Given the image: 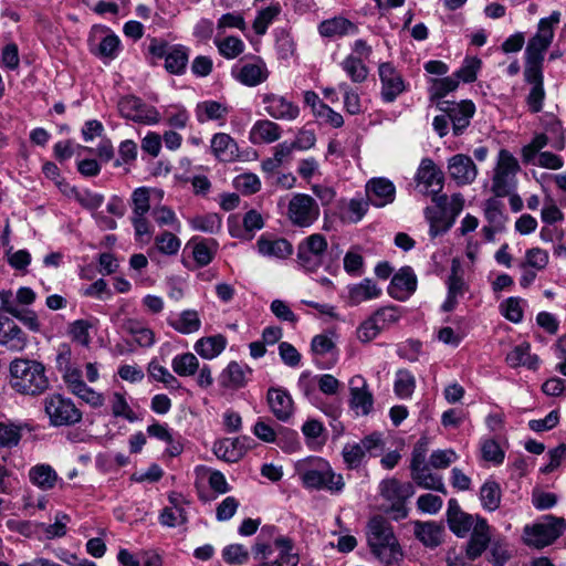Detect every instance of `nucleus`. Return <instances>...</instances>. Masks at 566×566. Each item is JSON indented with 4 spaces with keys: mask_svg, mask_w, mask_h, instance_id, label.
I'll list each match as a JSON object with an SVG mask.
<instances>
[{
    "mask_svg": "<svg viewBox=\"0 0 566 566\" xmlns=\"http://www.w3.org/2000/svg\"><path fill=\"white\" fill-rule=\"evenodd\" d=\"M366 535L371 554L384 566H400L403 552L390 522L381 516L370 518Z\"/></svg>",
    "mask_w": 566,
    "mask_h": 566,
    "instance_id": "nucleus-1",
    "label": "nucleus"
},
{
    "mask_svg": "<svg viewBox=\"0 0 566 566\" xmlns=\"http://www.w3.org/2000/svg\"><path fill=\"white\" fill-rule=\"evenodd\" d=\"M11 388L28 396H38L49 388V379L42 363L27 358H15L9 366Z\"/></svg>",
    "mask_w": 566,
    "mask_h": 566,
    "instance_id": "nucleus-2",
    "label": "nucleus"
},
{
    "mask_svg": "<svg viewBox=\"0 0 566 566\" xmlns=\"http://www.w3.org/2000/svg\"><path fill=\"white\" fill-rule=\"evenodd\" d=\"M264 530L256 537L251 551L258 566H297L300 555L294 543L286 536H277L273 542L263 538Z\"/></svg>",
    "mask_w": 566,
    "mask_h": 566,
    "instance_id": "nucleus-3",
    "label": "nucleus"
},
{
    "mask_svg": "<svg viewBox=\"0 0 566 566\" xmlns=\"http://www.w3.org/2000/svg\"><path fill=\"white\" fill-rule=\"evenodd\" d=\"M296 472L303 485L307 489L339 492L345 485L343 476L336 474L331 464L318 457L300 461L296 465Z\"/></svg>",
    "mask_w": 566,
    "mask_h": 566,
    "instance_id": "nucleus-4",
    "label": "nucleus"
},
{
    "mask_svg": "<svg viewBox=\"0 0 566 566\" xmlns=\"http://www.w3.org/2000/svg\"><path fill=\"white\" fill-rule=\"evenodd\" d=\"M560 21V12L553 11L549 17L542 18L536 33L528 40L525 49V70L543 71L544 53L554 39V27Z\"/></svg>",
    "mask_w": 566,
    "mask_h": 566,
    "instance_id": "nucleus-5",
    "label": "nucleus"
},
{
    "mask_svg": "<svg viewBox=\"0 0 566 566\" xmlns=\"http://www.w3.org/2000/svg\"><path fill=\"white\" fill-rule=\"evenodd\" d=\"M566 528L565 520L554 515H544L532 524L525 525L523 539L527 546L544 548L562 536Z\"/></svg>",
    "mask_w": 566,
    "mask_h": 566,
    "instance_id": "nucleus-6",
    "label": "nucleus"
},
{
    "mask_svg": "<svg viewBox=\"0 0 566 566\" xmlns=\"http://www.w3.org/2000/svg\"><path fill=\"white\" fill-rule=\"evenodd\" d=\"M42 403L52 427H71L82 421V411L69 397L51 394L43 399Z\"/></svg>",
    "mask_w": 566,
    "mask_h": 566,
    "instance_id": "nucleus-7",
    "label": "nucleus"
},
{
    "mask_svg": "<svg viewBox=\"0 0 566 566\" xmlns=\"http://www.w3.org/2000/svg\"><path fill=\"white\" fill-rule=\"evenodd\" d=\"M286 216L293 226L308 228L318 219L319 207L310 195L295 193L289 201Z\"/></svg>",
    "mask_w": 566,
    "mask_h": 566,
    "instance_id": "nucleus-8",
    "label": "nucleus"
},
{
    "mask_svg": "<svg viewBox=\"0 0 566 566\" xmlns=\"http://www.w3.org/2000/svg\"><path fill=\"white\" fill-rule=\"evenodd\" d=\"M327 241L321 233L305 238L297 247L298 264L306 271L314 272L322 266Z\"/></svg>",
    "mask_w": 566,
    "mask_h": 566,
    "instance_id": "nucleus-9",
    "label": "nucleus"
},
{
    "mask_svg": "<svg viewBox=\"0 0 566 566\" xmlns=\"http://www.w3.org/2000/svg\"><path fill=\"white\" fill-rule=\"evenodd\" d=\"M118 112L124 118L139 124L154 125L160 120V115L154 106L147 105L134 95H127L119 99Z\"/></svg>",
    "mask_w": 566,
    "mask_h": 566,
    "instance_id": "nucleus-10",
    "label": "nucleus"
},
{
    "mask_svg": "<svg viewBox=\"0 0 566 566\" xmlns=\"http://www.w3.org/2000/svg\"><path fill=\"white\" fill-rule=\"evenodd\" d=\"M518 170L517 159L509 150L501 149L492 180V187L496 195L507 193L510 185Z\"/></svg>",
    "mask_w": 566,
    "mask_h": 566,
    "instance_id": "nucleus-11",
    "label": "nucleus"
},
{
    "mask_svg": "<svg viewBox=\"0 0 566 566\" xmlns=\"http://www.w3.org/2000/svg\"><path fill=\"white\" fill-rule=\"evenodd\" d=\"M380 493L390 503V509L397 513V518L406 517L405 502L415 493L411 483H401L396 479L384 480L380 483Z\"/></svg>",
    "mask_w": 566,
    "mask_h": 566,
    "instance_id": "nucleus-12",
    "label": "nucleus"
},
{
    "mask_svg": "<svg viewBox=\"0 0 566 566\" xmlns=\"http://www.w3.org/2000/svg\"><path fill=\"white\" fill-rule=\"evenodd\" d=\"M438 107L441 112L447 114L455 136L461 135L465 130L475 113L474 104L468 99L459 103L440 101L438 102Z\"/></svg>",
    "mask_w": 566,
    "mask_h": 566,
    "instance_id": "nucleus-13",
    "label": "nucleus"
},
{
    "mask_svg": "<svg viewBox=\"0 0 566 566\" xmlns=\"http://www.w3.org/2000/svg\"><path fill=\"white\" fill-rule=\"evenodd\" d=\"M231 75L242 85L254 87L269 78L270 71L261 57L254 56L252 62L233 67Z\"/></svg>",
    "mask_w": 566,
    "mask_h": 566,
    "instance_id": "nucleus-14",
    "label": "nucleus"
},
{
    "mask_svg": "<svg viewBox=\"0 0 566 566\" xmlns=\"http://www.w3.org/2000/svg\"><path fill=\"white\" fill-rule=\"evenodd\" d=\"M378 74L381 83V98L386 103H392L406 90L405 81L400 72L389 62L379 65Z\"/></svg>",
    "mask_w": 566,
    "mask_h": 566,
    "instance_id": "nucleus-15",
    "label": "nucleus"
},
{
    "mask_svg": "<svg viewBox=\"0 0 566 566\" xmlns=\"http://www.w3.org/2000/svg\"><path fill=\"white\" fill-rule=\"evenodd\" d=\"M260 96L264 105V111L274 119L294 120L300 115L298 106L283 95L263 93Z\"/></svg>",
    "mask_w": 566,
    "mask_h": 566,
    "instance_id": "nucleus-16",
    "label": "nucleus"
},
{
    "mask_svg": "<svg viewBox=\"0 0 566 566\" xmlns=\"http://www.w3.org/2000/svg\"><path fill=\"white\" fill-rule=\"evenodd\" d=\"M27 334L10 317L0 314V346L20 353L28 346Z\"/></svg>",
    "mask_w": 566,
    "mask_h": 566,
    "instance_id": "nucleus-17",
    "label": "nucleus"
},
{
    "mask_svg": "<svg viewBox=\"0 0 566 566\" xmlns=\"http://www.w3.org/2000/svg\"><path fill=\"white\" fill-rule=\"evenodd\" d=\"M350 407L357 415L367 416L374 407V396L364 377L356 375L349 380Z\"/></svg>",
    "mask_w": 566,
    "mask_h": 566,
    "instance_id": "nucleus-18",
    "label": "nucleus"
},
{
    "mask_svg": "<svg viewBox=\"0 0 566 566\" xmlns=\"http://www.w3.org/2000/svg\"><path fill=\"white\" fill-rule=\"evenodd\" d=\"M443 172L436 166L430 158H423L417 170L416 181L423 186L426 192L438 197L443 188Z\"/></svg>",
    "mask_w": 566,
    "mask_h": 566,
    "instance_id": "nucleus-19",
    "label": "nucleus"
},
{
    "mask_svg": "<svg viewBox=\"0 0 566 566\" xmlns=\"http://www.w3.org/2000/svg\"><path fill=\"white\" fill-rule=\"evenodd\" d=\"M479 518L482 517L463 512L455 499L449 500L447 510L448 525L457 536H467L474 528Z\"/></svg>",
    "mask_w": 566,
    "mask_h": 566,
    "instance_id": "nucleus-20",
    "label": "nucleus"
},
{
    "mask_svg": "<svg viewBox=\"0 0 566 566\" xmlns=\"http://www.w3.org/2000/svg\"><path fill=\"white\" fill-rule=\"evenodd\" d=\"M366 198L370 205L382 208L395 200L396 187L387 178L378 177L368 180L365 187Z\"/></svg>",
    "mask_w": 566,
    "mask_h": 566,
    "instance_id": "nucleus-21",
    "label": "nucleus"
},
{
    "mask_svg": "<svg viewBox=\"0 0 566 566\" xmlns=\"http://www.w3.org/2000/svg\"><path fill=\"white\" fill-rule=\"evenodd\" d=\"M450 177L458 185H470L478 176V168L472 158L464 154H457L448 160Z\"/></svg>",
    "mask_w": 566,
    "mask_h": 566,
    "instance_id": "nucleus-22",
    "label": "nucleus"
},
{
    "mask_svg": "<svg viewBox=\"0 0 566 566\" xmlns=\"http://www.w3.org/2000/svg\"><path fill=\"white\" fill-rule=\"evenodd\" d=\"M271 412L280 421H287L294 413V402L289 391L281 387H271L266 394Z\"/></svg>",
    "mask_w": 566,
    "mask_h": 566,
    "instance_id": "nucleus-23",
    "label": "nucleus"
},
{
    "mask_svg": "<svg viewBox=\"0 0 566 566\" xmlns=\"http://www.w3.org/2000/svg\"><path fill=\"white\" fill-rule=\"evenodd\" d=\"M417 289V276L410 266L401 268L391 279L389 294L396 300L408 298Z\"/></svg>",
    "mask_w": 566,
    "mask_h": 566,
    "instance_id": "nucleus-24",
    "label": "nucleus"
},
{
    "mask_svg": "<svg viewBox=\"0 0 566 566\" xmlns=\"http://www.w3.org/2000/svg\"><path fill=\"white\" fill-rule=\"evenodd\" d=\"M491 541L490 526L485 518H479L471 531L465 553L469 559L474 560L482 555Z\"/></svg>",
    "mask_w": 566,
    "mask_h": 566,
    "instance_id": "nucleus-25",
    "label": "nucleus"
},
{
    "mask_svg": "<svg viewBox=\"0 0 566 566\" xmlns=\"http://www.w3.org/2000/svg\"><path fill=\"white\" fill-rule=\"evenodd\" d=\"M230 112V107L222 102L208 99L197 104L195 114L199 123L203 124L210 120L219 123V126L226 124L227 115Z\"/></svg>",
    "mask_w": 566,
    "mask_h": 566,
    "instance_id": "nucleus-26",
    "label": "nucleus"
},
{
    "mask_svg": "<svg viewBox=\"0 0 566 566\" xmlns=\"http://www.w3.org/2000/svg\"><path fill=\"white\" fill-rule=\"evenodd\" d=\"M525 81L532 85L526 97V103L532 113H538L543 109L545 98L543 71L524 70Z\"/></svg>",
    "mask_w": 566,
    "mask_h": 566,
    "instance_id": "nucleus-27",
    "label": "nucleus"
},
{
    "mask_svg": "<svg viewBox=\"0 0 566 566\" xmlns=\"http://www.w3.org/2000/svg\"><path fill=\"white\" fill-rule=\"evenodd\" d=\"M30 482L42 491H50L55 488L57 483L60 486H64V482L59 478L56 471L46 463H40L33 465L29 470Z\"/></svg>",
    "mask_w": 566,
    "mask_h": 566,
    "instance_id": "nucleus-28",
    "label": "nucleus"
},
{
    "mask_svg": "<svg viewBox=\"0 0 566 566\" xmlns=\"http://www.w3.org/2000/svg\"><path fill=\"white\" fill-rule=\"evenodd\" d=\"M282 128L270 119L256 120L249 133V140L253 145L272 144L281 138Z\"/></svg>",
    "mask_w": 566,
    "mask_h": 566,
    "instance_id": "nucleus-29",
    "label": "nucleus"
},
{
    "mask_svg": "<svg viewBox=\"0 0 566 566\" xmlns=\"http://www.w3.org/2000/svg\"><path fill=\"white\" fill-rule=\"evenodd\" d=\"M211 151L221 161H234L239 157L237 142L226 133H217L211 138Z\"/></svg>",
    "mask_w": 566,
    "mask_h": 566,
    "instance_id": "nucleus-30",
    "label": "nucleus"
},
{
    "mask_svg": "<svg viewBox=\"0 0 566 566\" xmlns=\"http://www.w3.org/2000/svg\"><path fill=\"white\" fill-rule=\"evenodd\" d=\"M357 32L358 28L352 21L343 17H334L318 24V33L324 38H340L356 34Z\"/></svg>",
    "mask_w": 566,
    "mask_h": 566,
    "instance_id": "nucleus-31",
    "label": "nucleus"
},
{
    "mask_svg": "<svg viewBox=\"0 0 566 566\" xmlns=\"http://www.w3.org/2000/svg\"><path fill=\"white\" fill-rule=\"evenodd\" d=\"M251 368L237 361H230L220 375L221 386L230 389H239L245 386Z\"/></svg>",
    "mask_w": 566,
    "mask_h": 566,
    "instance_id": "nucleus-32",
    "label": "nucleus"
},
{
    "mask_svg": "<svg viewBox=\"0 0 566 566\" xmlns=\"http://www.w3.org/2000/svg\"><path fill=\"white\" fill-rule=\"evenodd\" d=\"M256 247L259 253L266 258L286 259L293 252L292 244L283 238L269 239L262 235L259 238Z\"/></svg>",
    "mask_w": 566,
    "mask_h": 566,
    "instance_id": "nucleus-33",
    "label": "nucleus"
},
{
    "mask_svg": "<svg viewBox=\"0 0 566 566\" xmlns=\"http://www.w3.org/2000/svg\"><path fill=\"white\" fill-rule=\"evenodd\" d=\"M214 455L229 463L238 462L245 454V449L239 438H224L213 443Z\"/></svg>",
    "mask_w": 566,
    "mask_h": 566,
    "instance_id": "nucleus-34",
    "label": "nucleus"
},
{
    "mask_svg": "<svg viewBox=\"0 0 566 566\" xmlns=\"http://www.w3.org/2000/svg\"><path fill=\"white\" fill-rule=\"evenodd\" d=\"M122 327L124 332L133 336L138 346L148 348L155 344V333L145 322L137 318H126Z\"/></svg>",
    "mask_w": 566,
    "mask_h": 566,
    "instance_id": "nucleus-35",
    "label": "nucleus"
},
{
    "mask_svg": "<svg viewBox=\"0 0 566 566\" xmlns=\"http://www.w3.org/2000/svg\"><path fill=\"white\" fill-rule=\"evenodd\" d=\"M168 325L176 332L188 335L200 329L201 319L196 310H185L176 317H169Z\"/></svg>",
    "mask_w": 566,
    "mask_h": 566,
    "instance_id": "nucleus-36",
    "label": "nucleus"
},
{
    "mask_svg": "<svg viewBox=\"0 0 566 566\" xmlns=\"http://www.w3.org/2000/svg\"><path fill=\"white\" fill-rule=\"evenodd\" d=\"M380 294L381 290L370 279H365L358 284L348 286V303L355 306L363 302L377 298Z\"/></svg>",
    "mask_w": 566,
    "mask_h": 566,
    "instance_id": "nucleus-37",
    "label": "nucleus"
},
{
    "mask_svg": "<svg viewBox=\"0 0 566 566\" xmlns=\"http://www.w3.org/2000/svg\"><path fill=\"white\" fill-rule=\"evenodd\" d=\"M538 357L531 354V345L522 343L515 346L507 355L506 363L512 368L526 367L528 369H536L538 367Z\"/></svg>",
    "mask_w": 566,
    "mask_h": 566,
    "instance_id": "nucleus-38",
    "label": "nucleus"
},
{
    "mask_svg": "<svg viewBox=\"0 0 566 566\" xmlns=\"http://www.w3.org/2000/svg\"><path fill=\"white\" fill-rule=\"evenodd\" d=\"M226 346L227 338L218 334L198 339L195 344V350L202 358L213 359L224 350Z\"/></svg>",
    "mask_w": 566,
    "mask_h": 566,
    "instance_id": "nucleus-39",
    "label": "nucleus"
},
{
    "mask_svg": "<svg viewBox=\"0 0 566 566\" xmlns=\"http://www.w3.org/2000/svg\"><path fill=\"white\" fill-rule=\"evenodd\" d=\"M189 60V50L184 45L169 48L165 59V69L170 74L181 75L185 73Z\"/></svg>",
    "mask_w": 566,
    "mask_h": 566,
    "instance_id": "nucleus-40",
    "label": "nucleus"
},
{
    "mask_svg": "<svg viewBox=\"0 0 566 566\" xmlns=\"http://www.w3.org/2000/svg\"><path fill=\"white\" fill-rule=\"evenodd\" d=\"M243 229H230V234L233 238H244L251 240L254 235V232L261 230L264 227V220L262 214L251 209L249 210L242 220Z\"/></svg>",
    "mask_w": 566,
    "mask_h": 566,
    "instance_id": "nucleus-41",
    "label": "nucleus"
},
{
    "mask_svg": "<svg viewBox=\"0 0 566 566\" xmlns=\"http://www.w3.org/2000/svg\"><path fill=\"white\" fill-rule=\"evenodd\" d=\"M502 491L500 484L488 480L480 489V501L484 510L493 512L500 507Z\"/></svg>",
    "mask_w": 566,
    "mask_h": 566,
    "instance_id": "nucleus-42",
    "label": "nucleus"
},
{
    "mask_svg": "<svg viewBox=\"0 0 566 566\" xmlns=\"http://www.w3.org/2000/svg\"><path fill=\"white\" fill-rule=\"evenodd\" d=\"M441 528L433 522L415 524V535L426 546H438L441 542Z\"/></svg>",
    "mask_w": 566,
    "mask_h": 566,
    "instance_id": "nucleus-43",
    "label": "nucleus"
},
{
    "mask_svg": "<svg viewBox=\"0 0 566 566\" xmlns=\"http://www.w3.org/2000/svg\"><path fill=\"white\" fill-rule=\"evenodd\" d=\"M217 249L218 243L214 239L193 241L192 256L199 266H206L213 260Z\"/></svg>",
    "mask_w": 566,
    "mask_h": 566,
    "instance_id": "nucleus-44",
    "label": "nucleus"
},
{
    "mask_svg": "<svg viewBox=\"0 0 566 566\" xmlns=\"http://www.w3.org/2000/svg\"><path fill=\"white\" fill-rule=\"evenodd\" d=\"M171 368L180 377L193 376L199 369V360L192 353L179 354L172 358Z\"/></svg>",
    "mask_w": 566,
    "mask_h": 566,
    "instance_id": "nucleus-45",
    "label": "nucleus"
},
{
    "mask_svg": "<svg viewBox=\"0 0 566 566\" xmlns=\"http://www.w3.org/2000/svg\"><path fill=\"white\" fill-rule=\"evenodd\" d=\"M214 44L221 56L227 60H233L243 53L245 49L244 42L234 35L226 36L224 39H216Z\"/></svg>",
    "mask_w": 566,
    "mask_h": 566,
    "instance_id": "nucleus-46",
    "label": "nucleus"
},
{
    "mask_svg": "<svg viewBox=\"0 0 566 566\" xmlns=\"http://www.w3.org/2000/svg\"><path fill=\"white\" fill-rule=\"evenodd\" d=\"M340 66L354 83H363L368 76L367 66L361 59L354 54L346 56L340 63Z\"/></svg>",
    "mask_w": 566,
    "mask_h": 566,
    "instance_id": "nucleus-47",
    "label": "nucleus"
},
{
    "mask_svg": "<svg viewBox=\"0 0 566 566\" xmlns=\"http://www.w3.org/2000/svg\"><path fill=\"white\" fill-rule=\"evenodd\" d=\"M120 51V40L114 33H106L99 41L97 48L92 52L103 60L112 61L117 57Z\"/></svg>",
    "mask_w": 566,
    "mask_h": 566,
    "instance_id": "nucleus-48",
    "label": "nucleus"
},
{
    "mask_svg": "<svg viewBox=\"0 0 566 566\" xmlns=\"http://www.w3.org/2000/svg\"><path fill=\"white\" fill-rule=\"evenodd\" d=\"M416 389V378L411 371L407 369H399L396 373L394 382V391L400 399H408L412 396Z\"/></svg>",
    "mask_w": 566,
    "mask_h": 566,
    "instance_id": "nucleus-49",
    "label": "nucleus"
},
{
    "mask_svg": "<svg viewBox=\"0 0 566 566\" xmlns=\"http://www.w3.org/2000/svg\"><path fill=\"white\" fill-rule=\"evenodd\" d=\"M484 217L489 224L497 229H505L507 216L504 213V205L500 200L491 198L485 201Z\"/></svg>",
    "mask_w": 566,
    "mask_h": 566,
    "instance_id": "nucleus-50",
    "label": "nucleus"
},
{
    "mask_svg": "<svg viewBox=\"0 0 566 566\" xmlns=\"http://www.w3.org/2000/svg\"><path fill=\"white\" fill-rule=\"evenodd\" d=\"M412 480L421 488L434 490L442 494H447V489L443 483L442 476L430 472L429 468L421 469L411 475Z\"/></svg>",
    "mask_w": 566,
    "mask_h": 566,
    "instance_id": "nucleus-51",
    "label": "nucleus"
},
{
    "mask_svg": "<svg viewBox=\"0 0 566 566\" xmlns=\"http://www.w3.org/2000/svg\"><path fill=\"white\" fill-rule=\"evenodd\" d=\"M189 222L193 230L211 234L218 233L222 227V219L218 213L196 216Z\"/></svg>",
    "mask_w": 566,
    "mask_h": 566,
    "instance_id": "nucleus-52",
    "label": "nucleus"
},
{
    "mask_svg": "<svg viewBox=\"0 0 566 566\" xmlns=\"http://www.w3.org/2000/svg\"><path fill=\"white\" fill-rule=\"evenodd\" d=\"M151 379L163 382L168 389H179L181 387L179 380L164 366L156 360H151L147 368Z\"/></svg>",
    "mask_w": 566,
    "mask_h": 566,
    "instance_id": "nucleus-53",
    "label": "nucleus"
},
{
    "mask_svg": "<svg viewBox=\"0 0 566 566\" xmlns=\"http://www.w3.org/2000/svg\"><path fill=\"white\" fill-rule=\"evenodd\" d=\"M132 216H147L150 210V189L136 188L130 197Z\"/></svg>",
    "mask_w": 566,
    "mask_h": 566,
    "instance_id": "nucleus-54",
    "label": "nucleus"
},
{
    "mask_svg": "<svg viewBox=\"0 0 566 566\" xmlns=\"http://www.w3.org/2000/svg\"><path fill=\"white\" fill-rule=\"evenodd\" d=\"M432 200L443 209V214H450L449 220L455 221L457 217L463 209L464 199L460 193H455L451 197L450 202H448V197L446 195H441L438 197H432Z\"/></svg>",
    "mask_w": 566,
    "mask_h": 566,
    "instance_id": "nucleus-55",
    "label": "nucleus"
},
{
    "mask_svg": "<svg viewBox=\"0 0 566 566\" xmlns=\"http://www.w3.org/2000/svg\"><path fill=\"white\" fill-rule=\"evenodd\" d=\"M459 86V81L454 75L446 76L442 78H434L431 81L430 96L431 99H441L449 93L455 91Z\"/></svg>",
    "mask_w": 566,
    "mask_h": 566,
    "instance_id": "nucleus-56",
    "label": "nucleus"
},
{
    "mask_svg": "<svg viewBox=\"0 0 566 566\" xmlns=\"http://www.w3.org/2000/svg\"><path fill=\"white\" fill-rule=\"evenodd\" d=\"M281 12L280 4H271L270 7L259 11L256 18L253 21V29L256 34L263 35L265 34L269 25L273 22V20Z\"/></svg>",
    "mask_w": 566,
    "mask_h": 566,
    "instance_id": "nucleus-57",
    "label": "nucleus"
},
{
    "mask_svg": "<svg viewBox=\"0 0 566 566\" xmlns=\"http://www.w3.org/2000/svg\"><path fill=\"white\" fill-rule=\"evenodd\" d=\"M369 201L360 198H353L348 201L346 209L343 212V218L347 222H359L368 211Z\"/></svg>",
    "mask_w": 566,
    "mask_h": 566,
    "instance_id": "nucleus-58",
    "label": "nucleus"
},
{
    "mask_svg": "<svg viewBox=\"0 0 566 566\" xmlns=\"http://www.w3.org/2000/svg\"><path fill=\"white\" fill-rule=\"evenodd\" d=\"M155 245L165 255H176L181 247V241L172 232L164 231L155 238Z\"/></svg>",
    "mask_w": 566,
    "mask_h": 566,
    "instance_id": "nucleus-59",
    "label": "nucleus"
},
{
    "mask_svg": "<svg viewBox=\"0 0 566 566\" xmlns=\"http://www.w3.org/2000/svg\"><path fill=\"white\" fill-rule=\"evenodd\" d=\"M112 405V413L114 417H122L129 422H135L138 420L137 415L128 405L124 394L114 392L111 400Z\"/></svg>",
    "mask_w": 566,
    "mask_h": 566,
    "instance_id": "nucleus-60",
    "label": "nucleus"
},
{
    "mask_svg": "<svg viewBox=\"0 0 566 566\" xmlns=\"http://www.w3.org/2000/svg\"><path fill=\"white\" fill-rule=\"evenodd\" d=\"M338 90L344 95V107L350 115H357L363 112L359 94L346 82L338 84Z\"/></svg>",
    "mask_w": 566,
    "mask_h": 566,
    "instance_id": "nucleus-61",
    "label": "nucleus"
},
{
    "mask_svg": "<svg viewBox=\"0 0 566 566\" xmlns=\"http://www.w3.org/2000/svg\"><path fill=\"white\" fill-rule=\"evenodd\" d=\"M481 64V60L475 56L465 57L461 67L453 75L459 82L472 83L476 80Z\"/></svg>",
    "mask_w": 566,
    "mask_h": 566,
    "instance_id": "nucleus-62",
    "label": "nucleus"
},
{
    "mask_svg": "<svg viewBox=\"0 0 566 566\" xmlns=\"http://www.w3.org/2000/svg\"><path fill=\"white\" fill-rule=\"evenodd\" d=\"M222 558L229 565H244L249 560V552L242 544H230L222 549Z\"/></svg>",
    "mask_w": 566,
    "mask_h": 566,
    "instance_id": "nucleus-63",
    "label": "nucleus"
},
{
    "mask_svg": "<svg viewBox=\"0 0 566 566\" xmlns=\"http://www.w3.org/2000/svg\"><path fill=\"white\" fill-rule=\"evenodd\" d=\"M548 259L549 256L547 251L541 248H532L526 251L525 262L521 264V268L525 269L526 266H528L536 271H542L547 266Z\"/></svg>",
    "mask_w": 566,
    "mask_h": 566,
    "instance_id": "nucleus-64",
    "label": "nucleus"
}]
</instances>
